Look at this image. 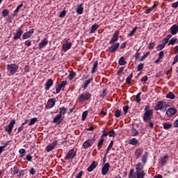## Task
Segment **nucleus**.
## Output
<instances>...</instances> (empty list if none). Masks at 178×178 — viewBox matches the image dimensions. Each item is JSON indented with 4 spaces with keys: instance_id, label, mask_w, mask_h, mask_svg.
<instances>
[{
    "instance_id": "obj_1",
    "label": "nucleus",
    "mask_w": 178,
    "mask_h": 178,
    "mask_svg": "<svg viewBox=\"0 0 178 178\" xmlns=\"http://www.w3.org/2000/svg\"><path fill=\"white\" fill-rule=\"evenodd\" d=\"M7 69L8 72H10V74H15V73L17 72L19 66L16 64H8L7 65Z\"/></svg>"
},
{
    "instance_id": "obj_2",
    "label": "nucleus",
    "mask_w": 178,
    "mask_h": 178,
    "mask_svg": "<svg viewBox=\"0 0 178 178\" xmlns=\"http://www.w3.org/2000/svg\"><path fill=\"white\" fill-rule=\"evenodd\" d=\"M90 98H91V94L88 92H84L79 96V102H83L86 100L90 99Z\"/></svg>"
},
{
    "instance_id": "obj_3",
    "label": "nucleus",
    "mask_w": 178,
    "mask_h": 178,
    "mask_svg": "<svg viewBox=\"0 0 178 178\" xmlns=\"http://www.w3.org/2000/svg\"><path fill=\"white\" fill-rule=\"evenodd\" d=\"M95 143V138L88 139L83 143L82 147L83 148H84V149H87L88 148H90V147H91V145H92V144H94Z\"/></svg>"
},
{
    "instance_id": "obj_4",
    "label": "nucleus",
    "mask_w": 178,
    "mask_h": 178,
    "mask_svg": "<svg viewBox=\"0 0 178 178\" xmlns=\"http://www.w3.org/2000/svg\"><path fill=\"white\" fill-rule=\"evenodd\" d=\"M152 116H153L152 110H149L148 111H145L143 115L144 122H149V120L152 119Z\"/></svg>"
},
{
    "instance_id": "obj_5",
    "label": "nucleus",
    "mask_w": 178,
    "mask_h": 178,
    "mask_svg": "<svg viewBox=\"0 0 178 178\" xmlns=\"http://www.w3.org/2000/svg\"><path fill=\"white\" fill-rule=\"evenodd\" d=\"M15 124H16V120H12L9 123V124L7 125V127H6L5 131H7L8 134H11L12 130H13V126H15Z\"/></svg>"
},
{
    "instance_id": "obj_6",
    "label": "nucleus",
    "mask_w": 178,
    "mask_h": 178,
    "mask_svg": "<svg viewBox=\"0 0 178 178\" xmlns=\"http://www.w3.org/2000/svg\"><path fill=\"white\" fill-rule=\"evenodd\" d=\"M74 156H76V152L72 149L67 152L65 157V160L67 161V159H73Z\"/></svg>"
},
{
    "instance_id": "obj_7",
    "label": "nucleus",
    "mask_w": 178,
    "mask_h": 178,
    "mask_svg": "<svg viewBox=\"0 0 178 178\" xmlns=\"http://www.w3.org/2000/svg\"><path fill=\"white\" fill-rule=\"evenodd\" d=\"M56 102V100H55V99L54 98L49 99L47 101V103L46 104V108L51 109V108H54V106H55Z\"/></svg>"
},
{
    "instance_id": "obj_8",
    "label": "nucleus",
    "mask_w": 178,
    "mask_h": 178,
    "mask_svg": "<svg viewBox=\"0 0 178 178\" xmlns=\"http://www.w3.org/2000/svg\"><path fill=\"white\" fill-rule=\"evenodd\" d=\"M120 45V43L119 42L113 44L111 47L108 48L109 52H111V54L116 52V51H118V49H119Z\"/></svg>"
},
{
    "instance_id": "obj_9",
    "label": "nucleus",
    "mask_w": 178,
    "mask_h": 178,
    "mask_svg": "<svg viewBox=\"0 0 178 178\" xmlns=\"http://www.w3.org/2000/svg\"><path fill=\"white\" fill-rule=\"evenodd\" d=\"M119 34H120L119 31H116L114 33L113 38L110 40L109 44H113L114 42H116V41L119 40Z\"/></svg>"
},
{
    "instance_id": "obj_10",
    "label": "nucleus",
    "mask_w": 178,
    "mask_h": 178,
    "mask_svg": "<svg viewBox=\"0 0 178 178\" xmlns=\"http://www.w3.org/2000/svg\"><path fill=\"white\" fill-rule=\"evenodd\" d=\"M34 30L35 29H31L29 31L24 33L22 35L23 40H27V38H30V37H31V35L34 33Z\"/></svg>"
},
{
    "instance_id": "obj_11",
    "label": "nucleus",
    "mask_w": 178,
    "mask_h": 178,
    "mask_svg": "<svg viewBox=\"0 0 178 178\" xmlns=\"http://www.w3.org/2000/svg\"><path fill=\"white\" fill-rule=\"evenodd\" d=\"M98 166V162L96 161H93L90 165L87 168L88 172H92L94 169H95Z\"/></svg>"
},
{
    "instance_id": "obj_12",
    "label": "nucleus",
    "mask_w": 178,
    "mask_h": 178,
    "mask_svg": "<svg viewBox=\"0 0 178 178\" xmlns=\"http://www.w3.org/2000/svg\"><path fill=\"white\" fill-rule=\"evenodd\" d=\"M58 145V142H53L51 144L49 145L47 147H46V151L47 152H51V151H52V149H55V147Z\"/></svg>"
},
{
    "instance_id": "obj_13",
    "label": "nucleus",
    "mask_w": 178,
    "mask_h": 178,
    "mask_svg": "<svg viewBox=\"0 0 178 178\" xmlns=\"http://www.w3.org/2000/svg\"><path fill=\"white\" fill-rule=\"evenodd\" d=\"M176 112H177V110L173 107H171L167 110L166 115L168 116H173V115H176Z\"/></svg>"
},
{
    "instance_id": "obj_14",
    "label": "nucleus",
    "mask_w": 178,
    "mask_h": 178,
    "mask_svg": "<svg viewBox=\"0 0 178 178\" xmlns=\"http://www.w3.org/2000/svg\"><path fill=\"white\" fill-rule=\"evenodd\" d=\"M109 172V163H106L102 169V175L105 176Z\"/></svg>"
},
{
    "instance_id": "obj_15",
    "label": "nucleus",
    "mask_w": 178,
    "mask_h": 178,
    "mask_svg": "<svg viewBox=\"0 0 178 178\" xmlns=\"http://www.w3.org/2000/svg\"><path fill=\"white\" fill-rule=\"evenodd\" d=\"M170 31L172 35H176V34L178 33V24L172 25L170 29Z\"/></svg>"
},
{
    "instance_id": "obj_16",
    "label": "nucleus",
    "mask_w": 178,
    "mask_h": 178,
    "mask_svg": "<svg viewBox=\"0 0 178 178\" xmlns=\"http://www.w3.org/2000/svg\"><path fill=\"white\" fill-rule=\"evenodd\" d=\"M22 34H23V31L21 29H18L14 35V40H19L22 37Z\"/></svg>"
},
{
    "instance_id": "obj_17",
    "label": "nucleus",
    "mask_w": 178,
    "mask_h": 178,
    "mask_svg": "<svg viewBox=\"0 0 178 178\" xmlns=\"http://www.w3.org/2000/svg\"><path fill=\"white\" fill-rule=\"evenodd\" d=\"M54 86V81L52 79H48L47 81L45 83V90H48L51 87Z\"/></svg>"
},
{
    "instance_id": "obj_18",
    "label": "nucleus",
    "mask_w": 178,
    "mask_h": 178,
    "mask_svg": "<svg viewBox=\"0 0 178 178\" xmlns=\"http://www.w3.org/2000/svg\"><path fill=\"white\" fill-rule=\"evenodd\" d=\"M165 108V106H163V102H158L157 104L154 107L155 111H161Z\"/></svg>"
},
{
    "instance_id": "obj_19",
    "label": "nucleus",
    "mask_w": 178,
    "mask_h": 178,
    "mask_svg": "<svg viewBox=\"0 0 178 178\" xmlns=\"http://www.w3.org/2000/svg\"><path fill=\"white\" fill-rule=\"evenodd\" d=\"M134 154L136 159H138V158H140V156H141V155L143 154V149H141V148H137Z\"/></svg>"
},
{
    "instance_id": "obj_20",
    "label": "nucleus",
    "mask_w": 178,
    "mask_h": 178,
    "mask_svg": "<svg viewBox=\"0 0 178 178\" xmlns=\"http://www.w3.org/2000/svg\"><path fill=\"white\" fill-rule=\"evenodd\" d=\"M48 44V40L46 38L43 39L39 44V49H42Z\"/></svg>"
},
{
    "instance_id": "obj_21",
    "label": "nucleus",
    "mask_w": 178,
    "mask_h": 178,
    "mask_svg": "<svg viewBox=\"0 0 178 178\" xmlns=\"http://www.w3.org/2000/svg\"><path fill=\"white\" fill-rule=\"evenodd\" d=\"M70 48H72V42H67V43L63 44V49L65 51H69V49H70Z\"/></svg>"
},
{
    "instance_id": "obj_22",
    "label": "nucleus",
    "mask_w": 178,
    "mask_h": 178,
    "mask_svg": "<svg viewBox=\"0 0 178 178\" xmlns=\"http://www.w3.org/2000/svg\"><path fill=\"white\" fill-rule=\"evenodd\" d=\"M60 119H62V115H60V114H58L54 118L53 122L57 123L58 124H60Z\"/></svg>"
},
{
    "instance_id": "obj_23",
    "label": "nucleus",
    "mask_w": 178,
    "mask_h": 178,
    "mask_svg": "<svg viewBox=\"0 0 178 178\" xmlns=\"http://www.w3.org/2000/svg\"><path fill=\"white\" fill-rule=\"evenodd\" d=\"M131 133L133 137H136V136H138V131H137V129L134 128V124H132Z\"/></svg>"
},
{
    "instance_id": "obj_24",
    "label": "nucleus",
    "mask_w": 178,
    "mask_h": 178,
    "mask_svg": "<svg viewBox=\"0 0 178 178\" xmlns=\"http://www.w3.org/2000/svg\"><path fill=\"white\" fill-rule=\"evenodd\" d=\"M98 29H99V25H98L97 24H93L92 26L91 30L90 31V34L95 33V31H97V30H98Z\"/></svg>"
},
{
    "instance_id": "obj_25",
    "label": "nucleus",
    "mask_w": 178,
    "mask_h": 178,
    "mask_svg": "<svg viewBox=\"0 0 178 178\" xmlns=\"http://www.w3.org/2000/svg\"><path fill=\"white\" fill-rule=\"evenodd\" d=\"M128 143L130 145H137L138 144V140H137L136 138H134L130 139Z\"/></svg>"
},
{
    "instance_id": "obj_26",
    "label": "nucleus",
    "mask_w": 178,
    "mask_h": 178,
    "mask_svg": "<svg viewBox=\"0 0 178 178\" xmlns=\"http://www.w3.org/2000/svg\"><path fill=\"white\" fill-rule=\"evenodd\" d=\"M147 159H148V152H146L142 157V162L143 165H145V163H147Z\"/></svg>"
},
{
    "instance_id": "obj_27",
    "label": "nucleus",
    "mask_w": 178,
    "mask_h": 178,
    "mask_svg": "<svg viewBox=\"0 0 178 178\" xmlns=\"http://www.w3.org/2000/svg\"><path fill=\"white\" fill-rule=\"evenodd\" d=\"M118 63L120 66H123V65H126V63H127V62L126 60H124V57L122 56L119 59Z\"/></svg>"
},
{
    "instance_id": "obj_28",
    "label": "nucleus",
    "mask_w": 178,
    "mask_h": 178,
    "mask_svg": "<svg viewBox=\"0 0 178 178\" xmlns=\"http://www.w3.org/2000/svg\"><path fill=\"white\" fill-rule=\"evenodd\" d=\"M136 176L137 178H144L145 177V172H144V171H138L136 172Z\"/></svg>"
},
{
    "instance_id": "obj_29",
    "label": "nucleus",
    "mask_w": 178,
    "mask_h": 178,
    "mask_svg": "<svg viewBox=\"0 0 178 178\" xmlns=\"http://www.w3.org/2000/svg\"><path fill=\"white\" fill-rule=\"evenodd\" d=\"M92 81V78H90V79L86 81V82L83 83V90H86L87 88V87H88V85L90 84V83H91Z\"/></svg>"
},
{
    "instance_id": "obj_30",
    "label": "nucleus",
    "mask_w": 178,
    "mask_h": 178,
    "mask_svg": "<svg viewBox=\"0 0 178 178\" xmlns=\"http://www.w3.org/2000/svg\"><path fill=\"white\" fill-rule=\"evenodd\" d=\"M83 10H84V8L81 6H78L76 8V13L78 15H83Z\"/></svg>"
},
{
    "instance_id": "obj_31",
    "label": "nucleus",
    "mask_w": 178,
    "mask_h": 178,
    "mask_svg": "<svg viewBox=\"0 0 178 178\" xmlns=\"http://www.w3.org/2000/svg\"><path fill=\"white\" fill-rule=\"evenodd\" d=\"M136 172H140V170H143L144 169V165L141 163H138L136 165Z\"/></svg>"
},
{
    "instance_id": "obj_32",
    "label": "nucleus",
    "mask_w": 178,
    "mask_h": 178,
    "mask_svg": "<svg viewBox=\"0 0 178 178\" xmlns=\"http://www.w3.org/2000/svg\"><path fill=\"white\" fill-rule=\"evenodd\" d=\"M163 129H165V130H169V129H172V124H170V123L165 122L163 124Z\"/></svg>"
},
{
    "instance_id": "obj_33",
    "label": "nucleus",
    "mask_w": 178,
    "mask_h": 178,
    "mask_svg": "<svg viewBox=\"0 0 178 178\" xmlns=\"http://www.w3.org/2000/svg\"><path fill=\"white\" fill-rule=\"evenodd\" d=\"M166 98H169L170 99H175V98H176V95H175L173 92H170L166 95Z\"/></svg>"
},
{
    "instance_id": "obj_34",
    "label": "nucleus",
    "mask_w": 178,
    "mask_h": 178,
    "mask_svg": "<svg viewBox=\"0 0 178 178\" xmlns=\"http://www.w3.org/2000/svg\"><path fill=\"white\" fill-rule=\"evenodd\" d=\"M155 8H156V4H154L152 7H150L149 9L146 10L145 11V13H146V15H148L149 13H151V12H152V10H154V9H155Z\"/></svg>"
},
{
    "instance_id": "obj_35",
    "label": "nucleus",
    "mask_w": 178,
    "mask_h": 178,
    "mask_svg": "<svg viewBox=\"0 0 178 178\" xmlns=\"http://www.w3.org/2000/svg\"><path fill=\"white\" fill-rule=\"evenodd\" d=\"M66 112H67V108H66V107L60 108L59 115H60V116H62V115H65Z\"/></svg>"
},
{
    "instance_id": "obj_36",
    "label": "nucleus",
    "mask_w": 178,
    "mask_h": 178,
    "mask_svg": "<svg viewBox=\"0 0 178 178\" xmlns=\"http://www.w3.org/2000/svg\"><path fill=\"white\" fill-rule=\"evenodd\" d=\"M168 155H165V156H164V157H162L161 159V165H165V163H166V162H168Z\"/></svg>"
},
{
    "instance_id": "obj_37",
    "label": "nucleus",
    "mask_w": 178,
    "mask_h": 178,
    "mask_svg": "<svg viewBox=\"0 0 178 178\" xmlns=\"http://www.w3.org/2000/svg\"><path fill=\"white\" fill-rule=\"evenodd\" d=\"M97 67H98V61L96 60V61L94 62L91 73L94 74L95 72V70Z\"/></svg>"
},
{
    "instance_id": "obj_38",
    "label": "nucleus",
    "mask_w": 178,
    "mask_h": 178,
    "mask_svg": "<svg viewBox=\"0 0 178 178\" xmlns=\"http://www.w3.org/2000/svg\"><path fill=\"white\" fill-rule=\"evenodd\" d=\"M177 41V38H172L171 40H170V41H168V45H175Z\"/></svg>"
},
{
    "instance_id": "obj_39",
    "label": "nucleus",
    "mask_w": 178,
    "mask_h": 178,
    "mask_svg": "<svg viewBox=\"0 0 178 178\" xmlns=\"http://www.w3.org/2000/svg\"><path fill=\"white\" fill-rule=\"evenodd\" d=\"M140 96H141V92H138L136 95V102H137V104H140V102H141V99L140 97Z\"/></svg>"
},
{
    "instance_id": "obj_40",
    "label": "nucleus",
    "mask_w": 178,
    "mask_h": 178,
    "mask_svg": "<svg viewBox=\"0 0 178 178\" xmlns=\"http://www.w3.org/2000/svg\"><path fill=\"white\" fill-rule=\"evenodd\" d=\"M19 152L20 154V157L24 158V155H26V150L24 149H20L19 150Z\"/></svg>"
},
{
    "instance_id": "obj_41",
    "label": "nucleus",
    "mask_w": 178,
    "mask_h": 178,
    "mask_svg": "<svg viewBox=\"0 0 178 178\" xmlns=\"http://www.w3.org/2000/svg\"><path fill=\"white\" fill-rule=\"evenodd\" d=\"M131 79H133V73H131V74H129V76L126 79V83L127 84H130L131 81Z\"/></svg>"
},
{
    "instance_id": "obj_42",
    "label": "nucleus",
    "mask_w": 178,
    "mask_h": 178,
    "mask_svg": "<svg viewBox=\"0 0 178 178\" xmlns=\"http://www.w3.org/2000/svg\"><path fill=\"white\" fill-rule=\"evenodd\" d=\"M74 77H76V72H70L69 74L70 80H73V79H74Z\"/></svg>"
},
{
    "instance_id": "obj_43",
    "label": "nucleus",
    "mask_w": 178,
    "mask_h": 178,
    "mask_svg": "<svg viewBox=\"0 0 178 178\" xmlns=\"http://www.w3.org/2000/svg\"><path fill=\"white\" fill-rule=\"evenodd\" d=\"M112 147H113V140H111L108 148H107V150H106V154H108L109 153V151H111V149L112 148Z\"/></svg>"
},
{
    "instance_id": "obj_44",
    "label": "nucleus",
    "mask_w": 178,
    "mask_h": 178,
    "mask_svg": "<svg viewBox=\"0 0 178 178\" xmlns=\"http://www.w3.org/2000/svg\"><path fill=\"white\" fill-rule=\"evenodd\" d=\"M108 136L109 137H115L116 136V133L115 132V130L111 129L109 132H108Z\"/></svg>"
},
{
    "instance_id": "obj_45",
    "label": "nucleus",
    "mask_w": 178,
    "mask_h": 178,
    "mask_svg": "<svg viewBox=\"0 0 178 178\" xmlns=\"http://www.w3.org/2000/svg\"><path fill=\"white\" fill-rule=\"evenodd\" d=\"M115 118H120L122 116V111L120 110L115 111Z\"/></svg>"
},
{
    "instance_id": "obj_46",
    "label": "nucleus",
    "mask_w": 178,
    "mask_h": 178,
    "mask_svg": "<svg viewBox=\"0 0 178 178\" xmlns=\"http://www.w3.org/2000/svg\"><path fill=\"white\" fill-rule=\"evenodd\" d=\"M108 132L106 131V130L102 131V135L101 136L102 138H104V137H108Z\"/></svg>"
},
{
    "instance_id": "obj_47",
    "label": "nucleus",
    "mask_w": 178,
    "mask_h": 178,
    "mask_svg": "<svg viewBox=\"0 0 178 178\" xmlns=\"http://www.w3.org/2000/svg\"><path fill=\"white\" fill-rule=\"evenodd\" d=\"M37 122V118H33L31 120L29 126H33V124H34V123H35Z\"/></svg>"
},
{
    "instance_id": "obj_48",
    "label": "nucleus",
    "mask_w": 178,
    "mask_h": 178,
    "mask_svg": "<svg viewBox=\"0 0 178 178\" xmlns=\"http://www.w3.org/2000/svg\"><path fill=\"white\" fill-rule=\"evenodd\" d=\"M136 31L137 27L134 28L131 33H129V37H133V35H134V33H136Z\"/></svg>"
},
{
    "instance_id": "obj_49",
    "label": "nucleus",
    "mask_w": 178,
    "mask_h": 178,
    "mask_svg": "<svg viewBox=\"0 0 178 178\" xmlns=\"http://www.w3.org/2000/svg\"><path fill=\"white\" fill-rule=\"evenodd\" d=\"M133 173H134V170H130V172H129V178H131V177H132V178H137L136 177V175H133Z\"/></svg>"
},
{
    "instance_id": "obj_50",
    "label": "nucleus",
    "mask_w": 178,
    "mask_h": 178,
    "mask_svg": "<svg viewBox=\"0 0 178 178\" xmlns=\"http://www.w3.org/2000/svg\"><path fill=\"white\" fill-rule=\"evenodd\" d=\"M2 15H3V17H6V16H8V15H9V10H8V9L3 10L2 12Z\"/></svg>"
},
{
    "instance_id": "obj_51",
    "label": "nucleus",
    "mask_w": 178,
    "mask_h": 178,
    "mask_svg": "<svg viewBox=\"0 0 178 178\" xmlns=\"http://www.w3.org/2000/svg\"><path fill=\"white\" fill-rule=\"evenodd\" d=\"M165 47H166V46L163 44H159L157 46V51H162V49H163V48H165Z\"/></svg>"
},
{
    "instance_id": "obj_52",
    "label": "nucleus",
    "mask_w": 178,
    "mask_h": 178,
    "mask_svg": "<svg viewBox=\"0 0 178 178\" xmlns=\"http://www.w3.org/2000/svg\"><path fill=\"white\" fill-rule=\"evenodd\" d=\"M104 141H105V139L103 138H100V140L99 142L98 143V147L99 148L101 147V145H102L104 144Z\"/></svg>"
},
{
    "instance_id": "obj_53",
    "label": "nucleus",
    "mask_w": 178,
    "mask_h": 178,
    "mask_svg": "<svg viewBox=\"0 0 178 178\" xmlns=\"http://www.w3.org/2000/svg\"><path fill=\"white\" fill-rule=\"evenodd\" d=\"M87 115H88V111H84L82 114V120H86V118H87Z\"/></svg>"
},
{
    "instance_id": "obj_54",
    "label": "nucleus",
    "mask_w": 178,
    "mask_h": 178,
    "mask_svg": "<svg viewBox=\"0 0 178 178\" xmlns=\"http://www.w3.org/2000/svg\"><path fill=\"white\" fill-rule=\"evenodd\" d=\"M144 69V63H140L138 65V72H140V70H143Z\"/></svg>"
},
{
    "instance_id": "obj_55",
    "label": "nucleus",
    "mask_w": 178,
    "mask_h": 178,
    "mask_svg": "<svg viewBox=\"0 0 178 178\" xmlns=\"http://www.w3.org/2000/svg\"><path fill=\"white\" fill-rule=\"evenodd\" d=\"M163 56H165V51H160L159 54V59H162L163 58Z\"/></svg>"
},
{
    "instance_id": "obj_56",
    "label": "nucleus",
    "mask_w": 178,
    "mask_h": 178,
    "mask_svg": "<svg viewBox=\"0 0 178 178\" xmlns=\"http://www.w3.org/2000/svg\"><path fill=\"white\" fill-rule=\"evenodd\" d=\"M21 8H23V3H21L19 6L17 7L16 10H15V13H18Z\"/></svg>"
},
{
    "instance_id": "obj_57",
    "label": "nucleus",
    "mask_w": 178,
    "mask_h": 178,
    "mask_svg": "<svg viewBox=\"0 0 178 178\" xmlns=\"http://www.w3.org/2000/svg\"><path fill=\"white\" fill-rule=\"evenodd\" d=\"M154 47H155V42H151L149 44L148 49H154Z\"/></svg>"
},
{
    "instance_id": "obj_58",
    "label": "nucleus",
    "mask_w": 178,
    "mask_h": 178,
    "mask_svg": "<svg viewBox=\"0 0 178 178\" xmlns=\"http://www.w3.org/2000/svg\"><path fill=\"white\" fill-rule=\"evenodd\" d=\"M67 85V82L66 81H62L60 84H59L58 86H60L61 87V88H63V87H65V86Z\"/></svg>"
},
{
    "instance_id": "obj_59",
    "label": "nucleus",
    "mask_w": 178,
    "mask_h": 178,
    "mask_svg": "<svg viewBox=\"0 0 178 178\" xmlns=\"http://www.w3.org/2000/svg\"><path fill=\"white\" fill-rule=\"evenodd\" d=\"M66 16V10H63L59 15V17H65Z\"/></svg>"
},
{
    "instance_id": "obj_60",
    "label": "nucleus",
    "mask_w": 178,
    "mask_h": 178,
    "mask_svg": "<svg viewBox=\"0 0 178 178\" xmlns=\"http://www.w3.org/2000/svg\"><path fill=\"white\" fill-rule=\"evenodd\" d=\"M13 173L14 175H17V173H19V168H17V166H15Z\"/></svg>"
},
{
    "instance_id": "obj_61",
    "label": "nucleus",
    "mask_w": 178,
    "mask_h": 178,
    "mask_svg": "<svg viewBox=\"0 0 178 178\" xmlns=\"http://www.w3.org/2000/svg\"><path fill=\"white\" fill-rule=\"evenodd\" d=\"M178 62V54L174 58V60L172 62V65H176Z\"/></svg>"
},
{
    "instance_id": "obj_62",
    "label": "nucleus",
    "mask_w": 178,
    "mask_h": 178,
    "mask_svg": "<svg viewBox=\"0 0 178 178\" xmlns=\"http://www.w3.org/2000/svg\"><path fill=\"white\" fill-rule=\"evenodd\" d=\"M141 81L143 83H145L146 81H148V76H145L141 79Z\"/></svg>"
},
{
    "instance_id": "obj_63",
    "label": "nucleus",
    "mask_w": 178,
    "mask_h": 178,
    "mask_svg": "<svg viewBox=\"0 0 178 178\" xmlns=\"http://www.w3.org/2000/svg\"><path fill=\"white\" fill-rule=\"evenodd\" d=\"M172 8H173L174 9H176V8H178V1L173 3L172 4Z\"/></svg>"
},
{
    "instance_id": "obj_64",
    "label": "nucleus",
    "mask_w": 178,
    "mask_h": 178,
    "mask_svg": "<svg viewBox=\"0 0 178 178\" xmlns=\"http://www.w3.org/2000/svg\"><path fill=\"white\" fill-rule=\"evenodd\" d=\"M83 171H80L79 173L76 176V178H81V177L83 176Z\"/></svg>"
}]
</instances>
